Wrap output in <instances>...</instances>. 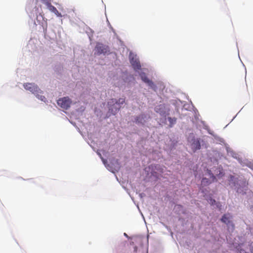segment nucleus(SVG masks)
<instances>
[{"mask_svg": "<svg viewBox=\"0 0 253 253\" xmlns=\"http://www.w3.org/2000/svg\"><path fill=\"white\" fill-rule=\"evenodd\" d=\"M231 218L232 216H231L229 214H225L222 216L221 220L222 222L226 224L227 225H228L231 222L230 219Z\"/></svg>", "mask_w": 253, "mask_h": 253, "instance_id": "obj_9", "label": "nucleus"}, {"mask_svg": "<svg viewBox=\"0 0 253 253\" xmlns=\"http://www.w3.org/2000/svg\"><path fill=\"white\" fill-rule=\"evenodd\" d=\"M191 145L194 151L200 149L201 144L200 142V140L199 139H194Z\"/></svg>", "mask_w": 253, "mask_h": 253, "instance_id": "obj_8", "label": "nucleus"}, {"mask_svg": "<svg viewBox=\"0 0 253 253\" xmlns=\"http://www.w3.org/2000/svg\"><path fill=\"white\" fill-rule=\"evenodd\" d=\"M23 86L25 89L29 90L32 93L35 94L38 98H39L42 101H45V97L39 94V93H41V90L39 89L38 86L35 84L25 83L23 84Z\"/></svg>", "mask_w": 253, "mask_h": 253, "instance_id": "obj_2", "label": "nucleus"}, {"mask_svg": "<svg viewBox=\"0 0 253 253\" xmlns=\"http://www.w3.org/2000/svg\"><path fill=\"white\" fill-rule=\"evenodd\" d=\"M168 120L169 122V126L170 127H172V126L175 124L176 123V119L175 118H171V117H169L168 118Z\"/></svg>", "mask_w": 253, "mask_h": 253, "instance_id": "obj_12", "label": "nucleus"}, {"mask_svg": "<svg viewBox=\"0 0 253 253\" xmlns=\"http://www.w3.org/2000/svg\"><path fill=\"white\" fill-rule=\"evenodd\" d=\"M130 62L135 70H138L141 69L140 63L136 58H131L130 59Z\"/></svg>", "mask_w": 253, "mask_h": 253, "instance_id": "obj_7", "label": "nucleus"}, {"mask_svg": "<svg viewBox=\"0 0 253 253\" xmlns=\"http://www.w3.org/2000/svg\"><path fill=\"white\" fill-rule=\"evenodd\" d=\"M145 116L143 114L139 115L135 118V122L136 123L144 124L145 122Z\"/></svg>", "mask_w": 253, "mask_h": 253, "instance_id": "obj_10", "label": "nucleus"}, {"mask_svg": "<svg viewBox=\"0 0 253 253\" xmlns=\"http://www.w3.org/2000/svg\"><path fill=\"white\" fill-rule=\"evenodd\" d=\"M97 154H98V155L100 156V157L101 158V159H102V160L103 161V163H105V162L106 160H104V159L102 158V156H101V154H100V153H99V152H98V153H97Z\"/></svg>", "mask_w": 253, "mask_h": 253, "instance_id": "obj_15", "label": "nucleus"}, {"mask_svg": "<svg viewBox=\"0 0 253 253\" xmlns=\"http://www.w3.org/2000/svg\"><path fill=\"white\" fill-rule=\"evenodd\" d=\"M164 108H165V107L164 105H160L159 106H157L156 108V111L157 113H159L161 115L164 114V113H163V111H161V110H163V109H164Z\"/></svg>", "mask_w": 253, "mask_h": 253, "instance_id": "obj_11", "label": "nucleus"}, {"mask_svg": "<svg viewBox=\"0 0 253 253\" xmlns=\"http://www.w3.org/2000/svg\"><path fill=\"white\" fill-rule=\"evenodd\" d=\"M58 105L64 109H68L71 104L70 99L68 97L60 98L57 100Z\"/></svg>", "mask_w": 253, "mask_h": 253, "instance_id": "obj_4", "label": "nucleus"}, {"mask_svg": "<svg viewBox=\"0 0 253 253\" xmlns=\"http://www.w3.org/2000/svg\"><path fill=\"white\" fill-rule=\"evenodd\" d=\"M211 182L209 181V180L206 178H203L201 181L202 185H203L204 186L208 185Z\"/></svg>", "mask_w": 253, "mask_h": 253, "instance_id": "obj_13", "label": "nucleus"}, {"mask_svg": "<svg viewBox=\"0 0 253 253\" xmlns=\"http://www.w3.org/2000/svg\"><path fill=\"white\" fill-rule=\"evenodd\" d=\"M209 203L211 205H213L215 203V200L212 199H210L209 201Z\"/></svg>", "mask_w": 253, "mask_h": 253, "instance_id": "obj_14", "label": "nucleus"}, {"mask_svg": "<svg viewBox=\"0 0 253 253\" xmlns=\"http://www.w3.org/2000/svg\"><path fill=\"white\" fill-rule=\"evenodd\" d=\"M210 175L211 177L212 178V180H213L215 178V177L213 175V174L212 173H210Z\"/></svg>", "mask_w": 253, "mask_h": 253, "instance_id": "obj_16", "label": "nucleus"}, {"mask_svg": "<svg viewBox=\"0 0 253 253\" xmlns=\"http://www.w3.org/2000/svg\"><path fill=\"white\" fill-rule=\"evenodd\" d=\"M94 50V54L96 55L105 54L110 52L109 47L108 45L100 42L96 43Z\"/></svg>", "mask_w": 253, "mask_h": 253, "instance_id": "obj_3", "label": "nucleus"}, {"mask_svg": "<svg viewBox=\"0 0 253 253\" xmlns=\"http://www.w3.org/2000/svg\"><path fill=\"white\" fill-rule=\"evenodd\" d=\"M140 77L142 79V80L147 83L149 86H150L151 87H152L153 89L155 90L156 89V86L150 80H149V79L147 77L145 73H141L140 74Z\"/></svg>", "mask_w": 253, "mask_h": 253, "instance_id": "obj_6", "label": "nucleus"}, {"mask_svg": "<svg viewBox=\"0 0 253 253\" xmlns=\"http://www.w3.org/2000/svg\"><path fill=\"white\" fill-rule=\"evenodd\" d=\"M251 252H252V253H253V248H252V250H251Z\"/></svg>", "mask_w": 253, "mask_h": 253, "instance_id": "obj_17", "label": "nucleus"}, {"mask_svg": "<svg viewBox=\"0 0 253 253\" xmlns=\"http://www.w3.org/2000/svg\"><path fill=\"white\" fill-rule=\"evenodd\" d=\"M124 235L125 236H127V234L126 233H124Z\"/></svg>", "mask_w": 253, "mask_h": 253, "instance_id": "obj_18", "label": "nucleus"}, {"mask_svg": "<svg viewBox=\"0 0 253 253\" xmlns=\"http://www.w3.org/2000/svg\"><path fill=\"white\" fill-rule=\"evenodd\" d=\"M125 102L124 98H120L118 100L115 99H111L108 103L109 111L115 115L120 109L121 105Z\"/></svg>", "mask_w": 253, "mask_h": 253, "instance_id": "obj_1", "label": "nucleus"}, {"mask_svg": "<svg viewBox=\"0 0 253 253\" xmlns=\"http://www.w3.org/2000/svg\"><path fill=\"white\" fill-rule=\"evenodd\" d=\"M43 2L45 4L48 9L53 12L58 17H61L62 15H61V14L59 12V11H58V10L56 9V8L53 5H52L50 2L48 0H42Z\"/></svg>", "mask_w": 253, "mask_h": 253, "instance_id": "obj_5", "label": "nucleus"}]
</instances>
